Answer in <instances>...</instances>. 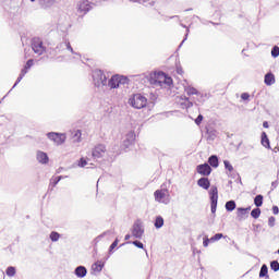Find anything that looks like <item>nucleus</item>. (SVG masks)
Listing matches in <instances>:
<instances>
[{
	"label": "nucleus",
	"instance_id": "nucleus-47",
	"mask_svg": "<svg viewBox=\"0 0 279 279\" xmlns=\"http://www.w3.org/2000/svg\"><path fill=\"white\" fill-rule=\"evenodd\" d=\"M272 214L274 215H278L279 214V208H278V206H272Z\"/></svg>",
	"mask_w": 279,
	"mask_h": 279
},
{
	"label": "nucleus",
	"instance_id": "nucleus-13",
	"mask_svg": "<svg viewBox=\"0 0 279 279\" xmlns=\"http://www.w3.org/2000/svg\"><path fill=\"white\" fill-rule=\"evenodd\" d=\"M196 172L203 175V178H207L213 173V168L208 163H201L196 167Z\"/></svg>",
	"mask_w": 279,
	"mask_h": 279
},
{
	"label": "nucleus",
	"instance_id": "nucleus-62",
	"mask_svg": "<svg viewBox=\"0 0 279 279\" xmlns=\"http://www.w3.org/2000/svg\"><path fill=\"white\" fill-rule=\"evenodd\" d=\"M213 25H215V22H211Z\"/></svg>",
	"mask_w": 279,
	"mask_h": 279
},
{
	"label": "nucleus",
	"instance_id": "nucleus-32",
	"mask_svg": "<svg viewBox=\"0 0 279 279\" xmlns=\"http://www.w3.org/2000/svg\"><path fill=\"white\" fill-rule=\"evenodd\" d=\"M60 180H62V175L51 178L50 186H52V189H54V186H58V183L60 182Z\"/></svg>",
	"mask_w": 279,
	"mask_h": 279
},
{
	"label": "nucleus",
	"instance_id": "nucleus-57",
	"mask_svg": "<svg viewBox=\"0 0 279 279\" xmlns=\"http://www.w3.org/2000/svg\"><path fill=\"white\" fill-rule=\"evenodd\" d=\"M191 10H193V9H186L185 12H191Z\"/></svg>",
	"mask_w": 279,
	"mask_h": 279
},
{
	"label": "nucleus",
	"instance_id": "nucleus-61",
	"mask_svg": "<svg viewBox=\"0 0 279 279\" xmlns=\"http://www.w3.org/2000/svg\"><path fill=\"white\" fill-rule=\"evenodd\" d=\"M277 177L279 178V171H278V173H277Z\"/></svg>",
	"mask_w": 279,
	"mask_h": 279
},
{
	"label": "nucleus",
	"instance_id": "nucleus-55",
	"mask_svg": "<svg viewBox=\"0 0 279 279\" xmlns=\"http://www.w3.org/2000/svg\"><path fill=\"white\" fill-rule=\"evenodd\" d=\"M169 19H178V15L170 16Z\"/></svg>",
	"mask_w": 279,
	"mask_h": 279
},
{
	"label": "nucleus",
	"instance_id": "nucleus-45",
	"mask_svg": "<svg viewBox=\"0 0 279 279\" xmlns=\"http://www.w3.org/2000/svg\"><path fill=\"white\" fill-rule=\"evenodd\" d=\"M31 66H34V59H29V60L26 62V64L24 65V68H25V69H28V70H29Z\"/></svg>",
	"mask_w": 279,
	"mask_h": 279
},
{
	"label": "nucleus",
	"instance_id": "nucleus-41",
	"mask_svg": "<svg viewBox=\"0 0 279 279\" xmlns=\"http://www.w3.org/2000/svg\"><path fill=\"white\" fill-rule=\"evenodd\" d=\"M133 245H135V247H138L140 250H144L145 245L143 244V242L135 240L132 242Z\"/></svg>",
	"mask_w": 279,
	"mask_h": 279
},
{
	"label": "nucleus",
	"instance_id": "nucleus-40",
	"mask_svg": "<svg viewBox=\"0 0 279 279\" xmlns=\"http://www.w3.org/2000/svg\"><path fill=\"white\" fill-rule=\"evenodd\" d=\"M268 226H269V228H274V226H276V217L270 216L268 218Z\"/></svg>",
	"mask_w": 279,
	"mask_h": 279
},
{
	"label": "nucleus",
	"instance_id": "nucleus-18",
	"mask_svg": "<svg viewBox=\"0 0 279 279\" xmlns=\"http://www.w3.org/2000/svg\"><path fill=\"white\" fill-rule=\"evenodd\" d=\"M264 83L266 86H274V84H276V76L274 73H267L264 77Z\"/></svg>",
	"mask_w": 279,
	"mask_h": 279
},
{
	"label": "nucleus",
	"instance_id": "nucleus-50",
	"mask_svg": "<svg viewBox=\"0 0 279 279\" xmlns=\"http://www.w3.org/2000/svg\"><path fill=\"white\" fill-rule=\"evenodd\" d=\"M271 189H272V191H274V189H278V181H274L271 183Z\"/></svg>",
	"mask_w": 279,
	"mask_h": 279
},
{
	"label": "nucleus",
	"instance_id": "nucleus-48",
	"mask_svg": "<svg viewBox=\"0 0 279 279\" xmlns=\"http://www.w3.org/2000/svg\"><path fill=\"white\" fill-rule=\"evenodd\" d=\"M210 243V239L206 238L204 241H203V245L205 247H208V244Z\"/></svg>",
	"mask_w": 279,
	"mask_h": 279
},
{
	"label": "nucleus",
	"instance_id": "nucleus-10",
	"mask_svg": "<svg viewBox=\"0 0 279 279\" xmlns=\"http://www.w3.org/2000/svg\"><path fill=\"white\" fill-rule=\"evenodd\" d=\"M49 141H53L56 145H64L66 142V135L62 133L49 132L47 133Z\"/></svg>",
	"mask_w": 279,
	"mask_h": 279
},
{
	"label": "nucleus",
	"instance_id": "nucleus-30",
	"mask_svg": "<svg viewBox=\"0 0 279 279\" xmlns=\"http://www.w3.org/2000/svg\"><path fill=\"white\" fill-rule=\"evenodd\" d=\"M254 204L257 208H260V206H263V195H256L254 198Z\"/></svg>",
	"mask_w": 279,
	"mask_h": 279
},
{
	"label": "nucleus",
	"instance_id": "nucleus-22",
	"mask_svg": "<svg viewBox=\"0 0 279 279\" xmlns=\"http://www.w3.org/2000/svg\"><path fill=\"white\" fill-rule=\"evenodd\" d=\"M208 163H209V167L217 169V167H219V157H217V155H211L208 158Z\"/></svg>",
	"mask_w": 279,
	"mask_h": 279
},
{
	"label": "nucleus",
	"instance_id": "nucleus-56",
	"mask_svg": "<svg viewBox=\"0 0 279 279\" xmlns=\"http://www.w3.org/2000/svg\"><path fill=\"white\" fill-rule=\"evenodd\" d=\"M156 82H157V81H155L154 84H156ZM161 83H162V81H158V84H161Z\"/></svg>",
	"mask_w": 279,
	"mask_h": 279
},
{
	"label": "nucleus",
	"instance_id": "nucleus-38",
	"mask_svg": "<svg viewBox=\"0 0 279 279\" xmlns=\"http://www.w3.org/2000/svg\"><path fill=\"white\" fill-rule=\"evenodd\" d=\"M220 239H223V233H216L214 236L210 238V241H220Z\"/></svg>",
	"mask_w": 279,
	"mask_h": 279
},
{
	"label": "nucleus",
	"instance_id": "nucleus-27",
	"mask_svg": "<svg viewBox=\"0 0 279 279\" xmlns=\"http://www.w3.org/2000/svg\"><path fill=\"white\" fill-rule=\"evenodd\" d=\"M154 226L157 230H160V228L165 226V218H162V216H157Z\"/></svg>",
	"mask_w": 279,
	"mask_h": 279
},
{
	"label": "nucleus",
	"instance_id": "nucleus-28",
	"mask_svg": "<svg viewBox=\"0 0 279 279\" xmlns=\"http://www.w3.org/2000/svg\"><path fill=\"white\" fill-rule=\"evenodd\" d=\"M225 208L228 213H232L236 208V202L234 201H229L226 203Z\"/></svg>",
	"mask_w": 279,
	"mask_h": 279
},
{
	"label": "nucleus",
	"instance_id": "nucleus-2",
	"mask_svg": "<svg viewBox=\"0 0 279 279\" xmlns=\"http://www.w3.org/2000/svg\"><path fill=\"white\" fill-rule=\"evenodd\" d=\"M130 80L128 76L116 74L109 81H107V88H119V86H125Z\"/></svg>",
	"mask_w": 279,
	"mask_h": 279
},
{
	"label": "nucleus",
	"instance_id": "nucleus-31",
	"mask_svg": "<svg viewBox=\"0 0 279 279\" xmlns=\"http://www.w3.org/2000/svg\"><path fill=\"white\" fill-rule=\"evenodd\" d=\"M49 239L52 241V243H56L60 241V233H58L57 231H52L49 235Z\"/></svg>",
	"mask_w": 279,
	"mask_h": 279
},
{
	"label": "nucleus",
	"instance_id": "nucleus-21",
	"mask_svg": "<svg viewBox=\"0 0 279 279\" xmlns=\"http://www.w3.org/2000/svg\"><path fill=\"white\" fill-rule=\"evenodd\" d=\"M155 76L157 77V80H163V82L168 85L172 84L173 80H171V77H167V74L165 72H159L157 74H155Z\"/></svg>",
	"mask_w": 279,
	"mask_h": 279
},
{
	"label": "nucleus",
	"instance_id": "nucleus-43",
	"mask_svg": "<svg viewBox=\"0 0 279 279\" xmlns=\"http://www.w3.org/2000/svg\"><path fill=\"white\" fill-rule=\"evenodd\" d=\"M202 121H204V116L198 114L197 118L195 119L196 125H202Z\"/></svg>",
	"mask_w": 279,
	"mask_h": 279
},
{
	"label": "nucleus",
	"instance_id": "nucleus-17",
	"mask_svg": "<svg viewBox=\"0 0 279 279\" xmlns=\"http://www.w3.org/2000/svg\"><path fill=\"white\" fill-rule=\"evenodd\" d=\"M197 186L204 189V191H208V189H210V180L208 179V177H203L198 179Z\"/></svg>",
	"mask_w": 279,
	"mask_h": 279
},
{
	"label": "nucleus",
	"instance_id": "nucleus-26",
	"mask_svg": "<svg viewBox=\"0 0 279 279\" xmlns=\"http://www.w3.org/2000/svg\"><path fill=\"white\" fill-rule=\"evenodd\" d=\"M184 90H185V93H186V95H187L189 97H194L196 94L199 93V90H197V88L191 87V86L184 87Z\"/></svg>",
	"mask_w": 279,
	"mask_h": 279
},
{
	"label": "nucleus",
	"instance_id": "nucleus-25",
	"mask_svg": "<svg viewBox=\"0 0 279 279\" xmlns=\"http://www.w3.org/2000/svg\"><path fill=\"white\" fill-rule=\"evenodd\" d=\"M269 268L267 264H263L259 271V278H269Z\"/></svg>",
	"mask_w": 279,
	"mask_h": 279
},
{
	"label": "nucleus",
	"instance_id": "nucleus-49",
	"mask_svg": "<svg viewBox=\"0 0 279 279\" xmlns=\"http://www.w3.org/2000/svg\"><path fill=\"white\" fill-rule=\"evenodd\" d=\"M27 71H28V69H25V66H24V69H22V71H21L20 75H23V76L27 75Z\"/></svg>",
	"mask_w": 279,
	"mask_h": 279
},
{
	"label": "nucleus",
	"instance_id": "nucleus-3",
	"mask_svg": "<svg viewBox=\"0 0 279 279\" xmlns=\"http://www.w3.org/2000/svg\"><path fill=\"white\" fill-rule=\"evenodd\" d=\"M130 106L136 110H141L147 106V97L142 94H135L129 99Z\"/></svg>",
	"mask_w": 279,
	"mask_h": 279
},
{
	"label": "nucleus",
	"instance_id": "nucleus-64",
	"mask_svg": "<svg viewBox=\"0 0 279 279\" xmlns=\"http://www.w3.org/2000/svg\"><path fill=\"white\" fill-rule=\"evenodd\" d=\"M187 34H189V28L186 29Z\"/></svg>",
	"mask_w": 279,
	"mask_h": 279
},
{
	"label": "nucleus",
	"instance_id": "nucleus-42",
	"mask_svg": "<svg viewBox=\"0 0 279 279\" xmlns=\"http://www.w3.org/2000/svg\"><path fill=\"white\" fill-rule=\"evenodd\" d=\"M23 77H25V76H23L22 74L19 75V77H17V80L15 81V83H14L13 87L11 88V90H12L13 88H16V86H19V84H20V82L23 80Z\"/></svg>",
	"mask_w": 279,
	"mask_h": 279
},
{
	"label": "nucleus",
	"instance_id": "nucleus-51",
	"mask_svg": "<svg viewBox=\"0 0 279 279\" xmlns=\"http://www.w3.org/2000/svg\"><path fill=\"white\" fill-rule=\"evenodd\" d=\"M187 36H189V33H186V35H185V37H184V39H183V40L181 41V44L179 45V48H180V47H182L183 43H185V41H186Z\"/></svg>",
	"mask_w": 279,
	"mask_h": 279
},
{
	"label": "nucleus",
	"instance_id": "nucleus-44",
	"mask_svg": "<svg viewBox=\"0 0 279 279\" xmlns=\"http://www.w3.org/2000/svg\"><path fill=\"white\" fill-rule=\"evenodd\" d=\"M86 165H88V161H86L84 157H82L78 161V167L84 168L86 167Z\"/></svg>",
	"mask_w": 279,
	"mask_h": 279
},
{
	"label": "nucleus",
	"instance_id": "nucleus-54",
	"mask_svg": "<svg viewBox=\"0 0 279 279\" xmlns=\"http://www.w3.org/2000/svg\"><path fill=\"white\" fill-rule=\"evenodd\" d=\"M177 71H178L179 74L182 73V69H180V68Z\"/></svg>",
	"mask_w": 279,
	"mask_h": 279
},
{
	"label": "nucleus",
	"instance_id": "nucleus-39",
	"mask_svg": "<svg viewBox=\"0 0 279 279\" xmlns=\"http://www.w3.org/2000/svg\"><path fill=\"white\" fill-rule=\"evenodd\" d=\"M279 56V47L278 46H275L272 49H271V57L272 58H278Z\"/></svg>",
	"mask_w": 279,
	"mask_h": 279
},
{
	"label": "nucleus",
	"instance_id": "nucleus-34",
	"mask_svg": "<svg viewBox=\"0 0 279 279\" xmlns=\"http://www.w3.org/2000/svg\"><path fill=\"white\" fill-rule=\"evenodd\" d=\"M251 217H253V219H258V217H260V208H254L251 211Z\"/></svg>",
	"mask_w": 279,
	"mask_h": 279
},
{
	"label": "nucleus",
	"instance_id": "nucleus-36",
	"mask_svg": "<svg viewBox=\"0 0 279 279\" xmlns=\"http://www.w3.org/2000/svg\"><path fill=\"white\" fill-rule=\"evenodd\" d=\"M223 165H225V169H227V171H230V173L231 171H234V167H232V163H230V161L225 160Z\"/></svg>",
	"mask_w": 279,
	"mask_h": 279
},
{
	"label": "nucleus",
	"instance_id": "nucleus-63",
	"mask_svg": "<svg viewBox=\"0 0 279 279\" xmlns=\"http://www.w3.org/2000/svg\"><path fill=\"white\" fill-rule=\"evenodd\" d=\"M213 25H215V22H211Z\"/></svg>",
	"mask_w": 279,
	"mask_h": 279
},
{
	"label": "nucleus",
	"instance_id": "nucleus-35",
	"mask_svg": "<svg viewBox=\"0 0 279 279\" xmlns=\"http://www.w3.org/2000/svg\"><path fill=\"white\" fill-rule=\"evenodd\" d=\"M117 245H119V239L118 238L109 246V254H113V250H114V247H117Z\"/></svg>",
	"mask_w": 279,
	"mask_h": 279
},
{
	"label": "nucleus",
	"instance_id": "nucleus-53",
	"mask_svg": "<svg viewBox=\"0 0 279 279\" xmlns=\"http://www.w3.org/2000/svg\"><path fill=\"white\" fill-rule=\"evenodd\" d=\"M131 236H132V235L126 234V235L124 236V241H130Z\"/></svg>",
	"mask_w": 279,
	"mask_h": 279
},
{
	"label": "nucleus",
	"instance_id": "nucleus-60",
	"mask_svg": "<svg viewBox=\"0 0 279 279\" xmlns=\"http://www.w3.org/2000/svg\"><path fill=\"white\" fill-rule=\"evenodd\" d=\"M32 1V3H34V1H36V0H31Z\"/></svg>",
	"mask_w": 279,
	"mask_h": 279
},
{
	"label": "nucleus",
	"instance_id": "nucleus-1",
	"mask_svg": "<svg viewBox=\"0 0 279 279\" xmlns=\"http://www.w3.org/2000/svg\"><path fill=\"white\" fill-rule=\"evenodd\" d=\"M207 95L198 92L196 95L186 97L181 96L179 99V106L183 108V110H187V108H193V106H202L206 101Z\"/></svg>",
	"mask_w": 279,
	"mask_h": 279
},
{
	"label": "nucleus",
	"instance_id": "nucleus-24",
	"mask_svg": "<svg viewBox=\"0 0 279 279\" xmlns=\"http://www.w3.org/2000/svg\"><path fill=\"white\" fill-rule=\"evenodd\" d=\"M262 145L266 149H271V145L269 144V137L267 136L266 132L262 133Z\"/></svg>",
	"mask_w": 279,
	"mask_h": 279
},
{
	"label": "nucleus",
	"instance_id": "nucleus-46",
	"mask_svg": "<svg viewBox=\"0 0 279 279\" xmlns=\"http://www.w3.org/2000/svg\"><path fill=\"white\" fill-rule=\"evenodd\" d=\"M241 99H243V101H247V99H250V95L247 93H242Z\"/></svg>",
	"mask_w": 279,
	"mask_h": 279
},
{
	"label": "nucleus",
	"instance_id": "nucleus-6",
	"mask_svg": "<svg viewBox=\"0 0 279 279\" xmlns=\"http://www.w3.org/2000/svg\"><path fill=\"white\" fill-rule=\"evenodd\" d=\"M131 234L134 239H143L145 234V227L143 226V221L136 220L131 229Z\"/></svg>",
	"mask_w": 279,
	"mask_h": 279
},
{
	"label": "nucleus",
	"instance_id": "nucleus-19",
	"mask_svg": "<svg viewBox=\"0 0 279 279\" xmlns=\"http://www.w3.org/2000/svg\"><path fill=\"white\" fill-rule=\"evenodd\" d=\"M74 274L76 278H86V274H88V270L84 266H78L75 268Z\"/></svg>",
	"mask_w": 279,
	"mask_h": 279
},
{
	"label": "nucleus",
	"instance_id": "nucleus-9",
	"mask_svg": "<svg viewBox=\"0 0 279 279\" xmlns=\"http://www.w3.org/2000/svg\"><path fill=\"white\" fill-rule=\"evenodd\" d=\"M154 195H155L156 202H159L161 204H169V190L167 189L157 190L155 191Z\"/></svg>",
	"mask_w": 279,
	"mask_h": 279
},
{
	"label": "nucleus",
	"instance_id": "nucleus-8",
	"mask_svg": "<svg viewBox=\"0 0 279 279\" xmlns=\"http://www.w3.org/2000/svg\"><path fill=\"white\" fill-rule=\"evenodd\" d=\"M107 151L108 149L106 148V145L97 144L92 149V157L94 158V160H99V158H104L106 156Z\"/></svg>",
	"mask_w": 279,
	"mask_h": 279
},
{
	"label": "nucleus",
	"instance_id": "nucleus-33",
	"mask_svg": "<svg viewBox=\"0 0 279 279\" xmlns=\"http://www.w3.org/2000/svg\"><path fill=\"white\" fill-rule=\"evenodd\" d=\"M108 234H110V231H105L100 235L96 236L94 240V245H97V243H99L104 236H108Z\"/></svg>",
	"mask_w": 279,
	"mask_h": 279
},
{
	"label": "nucleus",
	"instance_id": "nucleus-4",
	"mask_svg": "<svg viewBox=\"0 0 279 279\" xmlns=\"http://www.w3.org/2000/svg\"><path fill=\"white\" fill-rule=\"evenodd\" d=\"M208 194L210 199L211 215H215V213H217V204L219 202V189H217V185H211Z\"/></svg>",
	"mask_w": 279,
	"mask_h": 279
},
{
	"label": "nucleus",
	"instance_id": "nucleus-12",
	"mask_svg": "<svg viewBox=\"0 0 279 279\" xmlns=\"http://www.w3.org/2000/svg\"><path fill=\"white\" fill-rule=\"evenodd\" d=\"M134 141H136V133H134V131H130L123 140L122 147L124 149H129L134 145Z\"/></svg>",
	"mask_w": 279,
	"mask_h": 279
},
{
	"label": "nucleus",
	"instance_id": "nucleus-58",
	"mask_svg": "<svg viewBox=\"0 0 279 279\" xmlns=\"http://www.w3.org/2000/svg\"><path fill=\"white\" fill-rule=\"evenodd\" d=\"M74 54H75V56H80V53H77V52H74Z\"/></svg>",
	"mask_w": 279,
	"mask_h": 279
},
{
	"label": "nucleus",
	"instance_id": "nucleus-7",
	"mask_svg": "<svg viewBox=\"0 0 279 279\" xmlns=\"http://www.w3.org/2000/svg\"><path fill=\"white\" fill-rule=\"evenodd\" d=\"M32 49L36 56H43V53L46 51V48L43 45V39L39 37H34L32 39Z\"/></svg>",
	"mask_w": 279,
	"mask_h": 279
},
{
	"label": "nucleus",
	"instance_id": "nucleus-29",
	"mask_svg": "<svg viewBox=\"0 0 279 279\" xmlns=\"http://www.w3.org/2000/svg\"><path fill=\"white\" fill-rule=\"evenodd\" d=\"M7 276H9V278H14V276H16V268L13 266H9L5 270Z\"/></svg>",
	"mask_w": 279,
	"mask_h": 279
},
{
	"label": "nucleus",
	"instance_id": "nucleus-20",
	"mask_svg": "<svg viewBox=\"0 0 279 279\" xmlns=\"http://www.w3.org/2000/svg\"><path fill=\"white\" fill-rule=\"evenodd\" d=\"M104 267H106V263L98 260L95 264L92 265V269L93 271H95L96 274H101V270L104 269Z\"/></svg>",
	"mask_w": 279,
	"mask_h": 279
},
{
	"label": "nucleus",
	"instance_id": "nucleus-37",
	"mask_svg": "<svg viewBox=\"0 0 279 279\" xmlns=\"http://www.w3.org/2000/svg\"><path fill=\"white\" fill-rule=\"evenodd\" d=\"M270 268L272 269V271H279V263H278V260H272L270 263Z\"/></svg>",
	"mask_w": 279,
	"mask_h": 279
},
{
	"label": "nucleus",
	"instance_id": "nucleus-11",
	"mask_svg": "<svg viewBox=\"0 0 279 279\" xmlns=\"http://www.w3.org/2000/svg\"><path fill=\"white\" fill-rule=\"evenodd\" d=\"M93 10V5L90 4V1L88 0H81L77 2V12L81 14H88Z\"/></svg>",
	"mask_w": 279,
	"mask_h": 279
},
{
	"label": "nucleus",
	"instance_id": "nucleus-5",
	"mask_svg": "<svg viewBox=\"0 0 279 279\" xmlns=\"http://www.w3.org/2000/svg\"><path fill=\"white\" fill-rule=\"evenodd\" d=\"M93 80L96 88H101V86H108V77L101 70H95L93 72Z\"/></svg>",
	"mask_w": 279,
	"mask_h": 279
},
{
	"label": "nucleus",
	"instance_id": "nucleus-52",
	"mask_svg": "<svg viewBox=\"0 0 279 279\" xmlns=\"http://www.w3.org/2000/svg\"><path fill=\"white\" fill-rule=\"evenodd\" d=\"M263 128H266V129L269 128V122L264 121V122H263Z\"/></svg>",
	"mask_w": 279,
	"mask_h": 279
},
{
	"label": "nucleus",
	"instance_id": "nucleus-59",
	"mask_svg": "<svg viewBox=\"0 0 279 279\" xmlns=\"http://www.w3.org/2000/svg\"><path fill=\"white\" fill-rule=\"evenodd\" d=\"M182 25V27H186V25H183V24H181Z\"/></svg>",
	"mask_w": 279,
	"mask_h": 279
},
{
	"label": "nucleus",
	"instance_id": "nucleus-16",
	"mask_svg": "<svg viewBox=\"0 0 279 279\" xmlns=\"http://www.w3.org/2000/svg\"><path fill=\"white\" fill-rule=\"evenodd\" d=\"M252 210V207H240L238 208V219L239 221H244V219H247V214Z\"/></svg>",
	"mask_w": 279,
	"mask_h": 279
},
{
	"label": "nucleus",
	"instance_id": "nucleus-15",
	"mask_svg": "<svg viewBox=\"0 0 279 279\" xmlns=\"http://www.w3.org/2000/svg\"><path fill=\"white\" fill-rule=\"evenodd\" d=\"M36 159L40 165H49V155L43 150H38Z\"/></svg>",
	"mask_w": 279,
	"mask_h": 279
},
{
	"label": "nucleus",
	"instance_id": "nucleus-23",
	"mask_svg": "<svg viewBox=\"0 0 279 279\" xmlns=\"http://www.w3.org/2000/svg\"><path fill=\"white\" fill-rule=\"evenodd\" d=\"M56 3V0H39V5L44 10L51 8Z\"/></svg>",
	"mask_w": 279,
	"mask_h": 279
},
{
	"label": "nucleus",
	"instance_id": "nucleus-14",
	"mask_svg": "<svg viewBox=\"0 0 279 279\" xmlns=\"http://www.w3.org/2000/svg\"><path fill=\"white\" fill-rule=\"evenodd\" d=\"M64 49H68V51L75 53V51L73 50V47H71V43L66 39L63 43H60L56 47L54 51H56V53H62V51H64Z\"/></svg>",
	"mask_w": 279,
	"mask_h": 279
}]
</instances>
